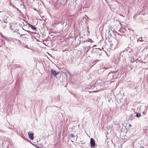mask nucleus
I'll return each mask as SVG.
<instances>
[{
  "instance_id": "nucleus-7",
  "label": "nucleus",
  "mask_w": 148,
  "mask_h": 148,
  "mask_svg": "<svg viewBox=\"0 0 148 148\" xmlns=\"http://www.w3.org/2000/svg\"><path fill=\"white\" fill-rule=\"evenodd\" d=\"M28 25L29 26H31V28L35 30H36V27H34V26L28 23Z\"/></svg>"
},
{
  "instance_id": "nucleus-11",
  "label": "nucleus",
  "mask_w": 148,
  "mask_h": 148,
  "mask_svg": "<svg viewBox=\"0 0 148 148\" xmlns=\"http://www.w3.org/2000/svg\"><path fill=\"white\" fill-rule=\"evenodd\" d=\"M10 28L12 30H13V28L12 27V26L11 25H10Z\"/></svg>"
},
{
  "instance_id": "nucleus-9",
  "label": "nucleus",
  "mask_w": 148,
  "mask_h": 148,
  "mask_svg": "<svg viewBox=\"0 0 148 148\" xmlns=\"http://www.w3.org/2000/svg\"><path fill=\"white\" fill-rule=\"evenodd\" d=\"M3 22L5 23H7V19L5 18H3Z\"/></svg>"
},
{
  "instance_id": "nucleus-8",
  "label": "nucleus",
  "mask_w": 148,
  "mask_h": 148,
  "mask_svg": "<svg viewBox=\"0 0 148 148\" xmlns=\"http://www.w3.org/2000/svg\"><path fill=\"white\" fill-rule=\"evenodd\" d=\"M70 136L71 137H73L74 138V139L75 140H76L77 137V135H74L73 134H71L70 135Z\"/></svg>"
},
{
  "instance_id": "nucleus-3",
  "label": "nucleus",
  "mask_w": 148,
  "mask_h": 148,
  "mask_svg": "<svg viewBox=\"0 0 148 148\" xmlns=\"http://www.w3.org/2000/svg\"><path fill=\"white\" fill-rule=\"evenodd\" d=\"M90 144L91 147H95V143L94 140L92 138H90Z\"/></svg>"
},
{
  "instance_id": "nucleus-17",
  "label": "nucleus",
  "mask_w": 148,
  "mask_h": 148,
  "mask_svg": "<svg viewBox=\"0 0 148 148\" xmlns=\"http://www.w3.org/2000/svg\"><path fill=\"white\" fill-rule=\"evenodd\" d=\"M142 40H140V41L141 42V41H142Z\"/></svg>"
},
{
  "instance_id": "nucleus-2",
  "label": "nucleus",
  "mask_w": 148,
  "mask_h": 148,
  "mask_svg": "<svg viewBox=\"0 0 148 148\" xmlns=\"http://www.w3.org/2000/svg\"><path fill=\"white\" fill-rule=\"evenodd\" d=\"M50 70L51 72V74L52 75H53L55 77H56L59 73L58 71H56L55 70L53 69H51Z\"/></svg>"
},
{
  "instance_id": "nucleus-18",
  "label": "nucleus",
  "mask_w": 148,
  "mask_h": 148,
  "mask_svg": "<svg viewBox=\"0 0 148 148\" xmlns=\"http://www.w3.org/2000/svg\"><path fill=\"white\" fill-rule=\"evenodd\" d=\"M18 34H20V33H18Z\"/></svg>"
},
{
  "instance_id": "nucleus-13",
  "label": "nucleus",
  "mask_w": 148,
  "mask_h": 148,
  "mask_svg": "<svg viewBox=\"0 0 148 148\" xmlns=\"http://www.w3.org/2000/svg\"><path fill=\"white\" fill-rule=\"evenodd\" d=\"M64 22H62L61 23L62 24H63L64 23Z\"/></svg>"
},
{
  "instance_id": "nucleus-4",
  "label": "nucleus",
  "mask_w": 148,
  "mask_h": 148,
  "mask_svg": "<svg viewBox=\"0 0 148 148\" xmlns=\"http://www.w3.org/2000/svg\"><path fill=\"white\" fill-rule=\"evenodd\" d=\"M28 134L29 138L32 140H33L34 138L33 134L32 133L30 132H28Z\"/></svg>"
},
{
  "instance_id": "nucleus-10",
  "label": "nucleus",
  "mask_w": 148,
  "mask_h": 148,
  "mask_svg": "<svg viewBox=\"0 0 148 148\" xmlns=\"http://www.w3.org/2000/svg\"><path fill=\"white\" fill-rule=\"evenodd\" d=\"M140 115H141V114H140V113H137L136 114V116L137 117H139Z\"/></svg>"
},
{
  "instance_id": "nucleus-16",
  "label": "nucleus",
  "mask_w": 148,
  "mask_h": 148,
  "mask_svg": "<svg viewBox=\"0 0 148 148\" xmlns=\"http://www.w3.org/2000/svg\"><path fill=\"white\" fill-rule=\"evenodd\" d=\"M34 10H35V11H36V8H34Z\"/></svg>"
},
{
  "instance_id": "nucleus-14",
  "label": "nucleus",
  "mask_w": 148,
  "mask_h": 148,
  "mask_svg": "<svg viewBox=\"0 0 148 148\" xmlns=\"http://www.w3.org/2000/svg\"><path fill=\"white\" fill-rule=\"evenodd\" d=\"M131 124H129V127H131Z\"/></svg>"
},
{
  "instance_id": "nucleus-12",
  "label": "nucleus",
  "mask_w": 148,
  "mask_h": 148,
  "mask_svg": "<svg viewBox=\"0 0 148 148\" xmlns=\"http://www.w3.org/2000/svg\"><path fill=\"white\" fill-rule=\"evenodd\" d=\"M23 35H25V34H22L20 35V36L22 38L23 37Z\"/></svg>"
},
{
  "instance_id": "nucleus-1",
  "label": "nucleus",
  "mask_w": 148,
  "mask_h": 148,
  "mask_svg": "<svg viewBox=\"0 0 148 148\" xmlns=\"http://www.w3.org/2000/svg\"><path fill=\"white\" fill-rule=\"evenodd\" d=\"M90 42L89 41H86L85 42V45L83 47V50L84 52H86L87 53L89 49L91 47Z\"/></svg>"
},
{
  "instance_id": "nucleus-6",
  "label": "nucleus",
  "mask_w": 148,
  "mask_h": 148,
  "mask_svg": "<svg viewBox=\"0 0 148 148\" xmlns=\"http://www.w3.org/2000/svg\"><path fill=\"white\" fill-rule=\"evenodd\" d=\"M134 118V116H133V115L131 114L129 115V119H130L131 121L133 120Z\"/></svg>"
},
{
  "instance_id": "nucleus-15",
  "label": "nucleus",
  "mask_w": 148,
  "mask_h": 148,
  "mask_svg": "<svg viewBox=\"0 0 148 148\" xmlns=\"http://www.w3.org/2000/svg\"><path fill=\"white\" fill-rule=\"evenodd\" d=\"M96 46V45H93V47H95V46Z\"/></svg>"
},
{
  "instance_id": "nucleus-5",
  "label": "nucleus",
  "mask_w": 148,
  "mask_h": 148,
  "mask_svg": "<svg viewBox=\"0 0 148 148\" xmlns=\"http://www.w3.org/2000/svg\"><path fill=\"white\" fill-rule=\"evenodd\" d=\"M94 50H95V51L96 52L98 53L99 55H100L101 54V49H100L98 48L97 49V48H96Z\"/></svg>"
}]
</instances>
